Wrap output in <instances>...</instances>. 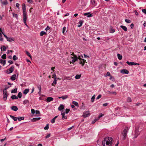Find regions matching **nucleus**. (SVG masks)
<instances>
[{
    "mask_svg": "<svg viewBox=\"0 0 146 146\" xmlns=\"http://www.w3.org/2000/svg\"><path fill=\"white\" fill-rule=\"evenodd\" d=\"M79 54L80 52H79V54L77 55V56L74 54L73 55V57H72L73 58L72 62L73 63L75 61H78V63L81 65L82 66H83L85 62H86V60L83 59V57L82 54Z\"/></svg>",
    "mask_w": 146,
    "mask_h": 146,
    "instance_id": "obj_1",
    "label": "nucleus"
},
{
    "mask_svg": "<svg viewBox=\"0 0 146 146\" xmlns=\"http://www.w3.org/2000/svg\"><path fill=\"white\" fill-rule=\"evenodd\" d=\"M112 141V138L111 137L105 138L102 141V144L104 146H111Z\"/></svg>",
    "mask_w": 146,
    "mask_h": 146,
    "instance_id": "obj_2",
    "label": "nucleus"
},
{
    "mask_svg": "<svg viewBox=\"0 0 146 146\" xmlns=\"http://www.w3.org/2000/svg\"><path fill=\"white\" fill-rule=\"evenodd\" d=\"M22 9L23 11V17H24V20L25 21H26V16H27V14L26 11V6L25 4H23Z\"/></svg>",
    "mask_w": 146,
    "mask_h": 146,
    "instance_id": "obj_3",
    "label": "nucleus"
},
{
    "mask_svg": "<svg viewBox=\"0 0 146 146\" xmlns=\"http://www.w3.org/2000/svg\"><path fill=\"white\" fill-rule=\"evenodd\" d=\"M128 131V127H126L125 128L123 131L122 135L123 136V140H125L127 136V132Z\"/></svg>",
    "mask_w": 146,
    "mask_h": 146,
    "instance_id": "obj_4",
    "label": "nucleus"
},
{
    "mask_svg": "<svg viewBox=\"0 0 146 146\" xmlns=\"http://www.w3.org/2000/svg\"><path fill=\"white\" fill-rule=\"evenodd\" d=\"M3 34L5 38H6L7 40L9 42H12L14 40V39L11 37H8L6 36L4 33H3Z\"/></svg>",
    "mask_w": 146,
    "mask_h": 146,
    "instance_id": "obj_5",
    "label": "nucleus"
},
{
    "mask_svg": "<svg viewBox=\"0 0 146 146\" xmlns=\"http://www.w3.org/2000/svg\"><path fill=\"white\" fill-rule=\"evenodd\" d=\"M90 112L89 111H86L84 112L82 116L84 118L88 117L90 115Z\"/></svg>",
    "mask_w": 146,
    "mask_h": 146,
    "instance_id": "obj_6",
    "label": "nucleus"
},
{
    "mask_svg": "<svg viewBox=\"0 0 146 146\" xmlns=\"http://www.w3.org/2000/svg\"><path fill=\"white\" fill-rule=\"evenodd\" d=\"M14 66H12L9 69L7 70V73L8 74H10L11 73L13 70Z\"/></svg>",
    "mask_w": 146,
    "mask_h": 146,
    "instance_id": "obj_7",
    "label": "nucleus"
},
{
    "mask_svg": "<svg viewBox=\"0 0 146 146\" xmlns=\"http://www.w3.org/2000/svg\"><path fill=\"white\" fill-rule=\"evenodd\" d=\"M120 72L121 73L123 74H127L129 73V71L127 70L123 69L120 70Z\"/></svg>",
    "mask_w": 146,
    "mask_h": 146,
    "instance_id": "obj_8",
    "label": "nucleus"
},
{
    "mask_svg": "<svg viewBox=\"0 0 146 146\" xmlns=\"http://www.w3.org/2000/svg\"><path fill=\"white\" fill-rule=\"evenodd\" d=\"M61 115H62V119L64 120L67 118V117L65 115V113L64 111H62L61 113Z\"/></svg>",
    "mask_w": 146,
    "mask_h": 146,
    "instance_id": "obj_9",
    "label": "nucleus"
},
{
    "mask_svg": "<svg viewBox=\"0 0 146 146\" xmlns=\"http://www.w3.org/2000/svg\"><path fill=\"white\" fill-rule=\"evenodd\" d=\"M7 92H3V99L4 101H6L7 97Z\"/></svg>",
    "mask_w": 146,
    "mask_h": 146,
    "instance_id": "obj_10",
    "label": "nucleus"
},
{
    "mask_svg": "<svg viewBox=\"0 0 146 146\" xmlns=\"http://www.w3.org/2000/svg\"><path fill=\"white\" fill-rule=\"evenodd\" d=\"M84 16H86L88 17H90L93 16L92 14H91L90 12L84 13Z\"/></svg>",
    "mask_w": 146,
    "mask_h": 146,
    "instance_id": "obj_11",
    "label": "nucleus"
},
{
    "mask_svg": "<svg viewBox=\"0 0 146 146\" xmlns=\"http://www.w3.org/2000/svg\"><path fill=\"white\" fill-rule=\"evenodd\" d=\"M11 109L15 111H16L18 109L17 106H13L11 107Z\"/></svg>",
    "mask_w": 146,
    "mask_h": 146,
    "instance_id": "obj_12",
    "label": "nucleus"
},
{
    "mask_svg": "<svg viewBox=\"0 0 146 146\" xmlns=\"http://www.w3.org/2000/svg\"><path fill=\"white\" fill-rule=\"evenodd\" d=\"M64 106L62 104H61L58 107V109L59 110L61 111L64 108Z\"/></svg>",
    "mask_w": 146,
    "mask_h": 146,
    "instance_id": "obj_13",
    "label": "nucleus"
},
{
    "mask_svg": "<svg viewBox=\"0 0 146 146\" xmlns=\"http://www.w3.org/2000/svg\"><path fill=\"white\" fill-rule=\"evenodd\" d=\"M53 100V98L51 97H48L46 99V100L48 102H50L52 101Z\"/></svg>",
    "mask_w": 146,
    "mask_h": 146,
    "instance_id": "obj_14",
    "label": "nucleus"
},
{
    "mask_svg": "<svg viewBox=\"0 0 146 146\" xmlns=\"http://www.w3.org/2000/svg\"><path fill=\"white\" fill-rule=\"evenodd\" d=\"M83 23H84L83 21L80 20V21L79 22V23L80 24L78 25V27H81L82 26V25Z\"/></svg>",
    "mask_w": 146,
    "mask_h": 146,
    "instance_id": "obj_15",
    "label": "nucleus"
},
{
    "mask_svg": "<svg viewBox=\"0 0 146 146\" xmlns=\"http://www.w3.org/2000/svg\"><path fill=\"white\" fill-rule=\"evenodd\" d=\"M68 98V96L67 95H65L64 96L59 97L58 98H62L63 100H65Z\"/></svg>",
    "mask_w": 146,
    "mask_h": 146,
    "instance_id": "obj_16",
    "label": "nucleus"
},
{
    "mask_svg": "<svg viewBox=\"0 0 146 146\" xmlns=\"http://www.w3.org/2000/svg\"><path fill=\"white\" fill-rule=\"evenodd\" d=\"M16 76V74H14L11 76V79L12 80L14 81L15 80Z\"/></svg>",
    "mask_w": 146,
    "mask_h": 146,
    "instance_id": "obj_17",
    "label": "nucleus"
},
{
    "mask_svg": "<svg viewBox=\"0 0 146 146\" xmlns=\"http://www.w3.org/2000/svg\"><path fill=\"white\" fill-rule=\"evenodd\" d=\"M29 91V89H26L24 90L23 92V93L24 94L26 95L28 93Z\"/></svg>",
    "mask_w": 146,
    "mask_h": 146,
    "instance_id": "obj_18",
    "label": "nucleus"
},
{
    "mask_svg": "<svg viewBox=\"0 0 146 146\" xmlns=\"http://www.w3.org/2000/svg\"><path fill=\"white\" fill-rule=\"evenodd\" d=\"M120 27L123 30L125 31H127V28L125 26L121 25Z\"/></svg>",
    "mask_w": 146,
    "mask_h": 146,
    "instance_id": "obj_19",
    "label": "nucleus"
},
{
    "mask_svg": "<svg viewBox=\"0 0 146 146\" xmlns=\"http://www.w3.org/2000/svg\"><path fill=\"white\" fill-rule=\"evenodd\" d=\"M0 63L4 65L6 63V61L3 60L1 59H0Z\"/></svg>",
    "mask_w": 146,
    "mask_h": 146,
    "instance_id": "obj_20",
    "label": "nucleus"
},
{
    "mask_svg": "<svg viewBox=\"0 0 146 146\" xmlns=\"http://www.w3.org/2000/svg\"><path fill=\"white\" fill-rule=\"evenodd\" d=\"M10 117L11 118H12L13 120H14V121H16L18 119L17 117L13 116L12 115H10Z\"/></svg>",
    "mask_w": 146,
    "mask_h": 146,
    "instance_id": "obj_21",
    "label": "nucleus"
},
{
    "mask_svg": "<svg viewBox=\"0 0 146 146\" xmlns=\"http://www.w3.org/2000/svg\"><path fill=\"white\" fill-rule=\"evenodd\" d=\"M11 98L13 100H16L18 99V97H17V96L15 95L12 96H11Z\"/></svg>",
    "mask_w": 146,
    "mask_h": 146,
    "instance_id": "obj_22",
    "label": "nucleus"
},
{
    "mask_svg": "<svg viewBox=\"0 0 146 146\" xmlns=\"http://www.w3.org/2000/svg\"><path fill=\"white\" fill-rule=\"evenodd\" d=\"M118 59L119 60H121L122 59V56L120 54H117Z\"/></svg>",
    "mask_w": 146,
    "mask_h": 146,
    "instance_id": "obj_23",
    "label": "nucleus"
},
{
    "mask_svg": "<svg viewBox=\"0 0 146 146\" xmlns=\"http://www.w3.org/2000/svg\"><path fill=\"white\" fill-rule=\"evenodd\" d=\"M40 119V117H35L33 118V121H36Z\"/></svg>",
    "mask_w": 146,
    "mask_h": 146,
    "instance_id": "obj_24",
    "label": "nucleus"
},
{
    "mask_svg": "<svg viewBox=\"0 0 146 146\" xmlns=\"http://www.w3.org/2000/svg\"><path fill=\"white\" fill-rule=\"evenodd\" d=\"M17 119L19 121H20L21 120H24V117H17Z\"/></svg>",
    "mask_w": 146,
    "mask_h": 146,
    "instance_id": "obj_25",
    "label": "nucleus"
},
{
    "mask_svg": "<svg viewBox=\"0 0 146 146\" xmlns=\"http://www.w3.org/2000/svg\"><path fill=\"white\" fill-rule=\"evenodd\" d=\"M46 33L44 31H41L40 33V36H42L44 35H46Z\"/></svg>",
    "mask_w": 146,
    "mask_h": 146,
    "instance_id": "obj_26",
    "label": "nucleus"
},
{
    "mask_svg": "<svg viewBox=\"0 0 146 146\" xmlns=\"http://www.w3.org/2000/svg\"><path fill=\"white\" fill-rule=\"evenodd\" d=\"M29 102L28 101V100H25L23 101V104L24 105H25L27 104H29Z\"/></svg>",
    "mask_w": 146,
    "mask_h": 146,
    "instance_id": "obj_27",
    "label": "nucleus"
},
{
    "mask_svg": "<svg viewBox=\"0 0 146 146\" xmlns=\"http://www.w3.org/2000/svg\"><path fill=\"white\" fill-rule=\"evenodd\" d=\"M126 63L129 65H134V62H129L128 61H127Z\"/></svg>",
    "mask_w": 146,
    "mask_h": 146,
    "instance_id": "obj_28",
    "label": "nucleus"
},
{
    "mask_svg": "<svg viewBox=\"0 0 146 146\" xmlns=\"http://www.w3.org/2000/svg\"><path fill=\"white\" fill-rule=\"evenodd\" d=\"M72 104L76 106H78V103L76 101H73L72 102Z\"/></svg>",
    "mask_w": 146,
    "mask_h": 146,
    "instance_id": "obj_29",
    "label": "nucleus"
},
{
    "mask_svg": "<svg viewBox=\"0 0 146 146\" xmlns=\"http://www.w3.org/2000/svg\"><path fill=\"white\" fill-rule=\"evenodd\" d=\"M81 76V75L80 74H77L75 76V78L76 79H79Z\"/></svg>",
    "mask_w": 146,
    "mask_h": 146,
    "instance_id": "obj_30",
    "label": "nucleus"
},
{
    "mask_svg": "<svg viewBox=\"0 0 146 146\" xmlns=\"http://www.w3.org/2000/svg\"><path fill=\"white\" fill-rule=\"evenodd\" d=\"M17 97H18L19 98H21L22 97V93L20 92H19L17 95Z\"/></svg>",
    "mask_w": 146,
    "mask_h": 146,
    "instance_id": "obj_31",
    "label": "nucleus"
},
{
    "mask_svg": "<svg viewBox=\"0 0 146 146\" xmlns=\"http://www.w3.org/2000/svg\"><path fill=\"white\" fill-rule=\"evenodd\" d=\"M35 113L37 115H36V116H40V111L38 110H36L35 111Z\"/></svg>",
    "mask_w": 146,
    "mask_h": 146,
    "instance_id": "obj_32",
    "label": "nucleus"
},
{
    "mask_svg": "<svg viewBox=\"0 0 146 146\" xmlns=\"http://www.w3.org/2000/svg\"><path fill=\"white\" fill-rule=\"evenodd\" d=\"M13 17H15L17 19H18V17L17 15V14L14 13H13Z\"/></svg>",
    "mask_w": 146,
    "mask_h": 146,
    "instance_id": "obj_33",
    "label": "nucleus"
},
{
    "mask_svg": "<svg viewBox=\"0 0 146 146\" xmlns=\"http://www.w3.org/2000/svg\"><path fill=\"white\" fill-rule=\"evenodd\" d=\"M66 28L65 27H64L62 29V33L63 34H65V32L66 31Z\"/></svg>",
    "mask_w": 146,
    "mask_h": 146,
    "instance_id": "obj_34",
    "label": "nucleus"
},
{
    "mask_svg": "<svg viewBox=\"0 0 146 146\" xmlns=\"http://www.w3.org/2000/svg\"><path fill=\"white\" fill-rule=\"evenodd\" d=\"M115 31L114 29H113L112 28H111L110 30V32L111 33H113Z\"/></svg>",
    "mask_w": 146,
    "mask_h": 146,
    "instance_id": "obj_35",
    "label": "nucleus"
},
{
    "mask_svg": "<svg viewBox=\"0 0 146 146\" xmlns=\"http://www.w3.org/2000/svg\"><path fill=\"white\" fill-rule=\"evenodd\" d=\"M26 54L30 58H31V56L30 54L28 51H26Z\"/></svg>",
    "mask_w": 146,
    "mask_h": 146,
    "instance_id": "obj_36",
    "label": "nucleus"
},
{
    "mask_svg": "<svg viewBox=\"0 0 146 146\" xmlns=\"http://www.w3.org/2000/svg\"><path fill=\"white\" fill-rule=\"evenodd\" d=\"M2 3L4 5H7L8 4V2L7 1L5 0L2 2Z\"/></svg>",
    "mask_w": 146,
    "mask_h": 146,
    "instance_id": "obj_37",
    "label": "nucleus"
},
{
    "mask_svg": "<svg viewBox=\"0 0 146 146\" xmlns=\"http://www.w3.org/2000/svg\"><path fill=\"white\" fill-rule=\"evenodd\" d=\"M17 92V89L15 88L11 91V93H16Z\"/></svg>",
    "mask_w": 146,
    "mask_h": 146,
    "instance_id": "obj_38",
    "label": "nucleus"
},
{
    "mask_svg": "<svg viewBox=\"0 0 146 146\" xmlns=\"http://www.w3.org/2000/svg\"><path fill=\"white\" fill-rule=\"evenodd\" d=\"M125 22L127 23H131V21L129 19H125Z\"/></svg>",
    "mask_w": 146,
    "mask_h": 146,
    "instance_id": "obj_39",
    "label": "nucleus"
},
{
    "mask_svg": "<svg viewBox=\"0 0 146 146\" xmlns=\"http://www.w3.org/2000/svg\"><path fill=\"white\" fill-rule=\"evenodd\" d=\"M9 88V87H8L6 86L5 87L4 89L3 90V92H7V89Z\"/></svg>",
    "mask_w": 146,
    "mask_h": 146,
    "instance_id": "obj_40",
    "label": "nucleus"
},
{
    "mask_svg": "<svg viewBox=\"0 0 146 146\" xmlns=\"http://www.w3.org/2000/svg\"><path fill=\"white\" fill-rule=\"evenodd\" d=\"M6 54H3L2 56H1V58L4 59H5L6 58Z\"/></svg>",
    "mask_w": 146,
    "mask_h": 146,
    "instance_id": "obj_41",
    "label": "nucleus"
},
{
    "mask_svg": "<svg viewBox=\"0 0 146 146\" xmlns=\"http://www.w3.org/2000/svg\"><path fill=\"white\" fill-rule=\"evenodd\" d=\"M2 48L3 49H2V48H1V51H2V50L4 51H5L6 50V48L5 46H3L2 47Z\"/></svg>",
    "mask_w": 146,
    "mask_h": 146,
    "instance_id": "obj_42",
    "label": "nucleus"
},
{
    "mask_svg": "<svg viewBox=\"0 0 146 146\" xmlns=\"http://www.w3.org/2000/svg\"><path fill=\"white\" fill-rule=\"evenodd\" d=\"M48 124H47L45 127L44 128V129L45 130H47L49 128Z\"/></svg>",
    "mask_w": 146,
    "mask_h": 146,
    "instance_id": "obj_43",
    "label": "nucleus"
},
{
    "mask_svg": "<svg viewBox=\"0 0 146 146\" xmlns=\"http://www.w3.org/2000/svg\"><path fill=\"white\" fill-rule=\"evenodd\" d=\"M95 99V95H94L92 96L91 98V101L92 102H93L94 100Z\"/></svg>",
    "mask_w": 146,
    "mask_h": 146,
    "instance_id": "obj_44",
    "label": "nucleus"
},
{
    "mask_svg": "<svg viewBox=\"0 0 146 146\" xmlns=\"http://www.w3.org/2000/svg\"><path fill=\"white\" fill-rule=\"evenodd\" d=\"M17 58H18L17 57H16V55H15L13 56V59L14 60H17Z\"/></svg>",
    "mask_w": 146,
    "mask_h": 146,
    "instance_id": "obj_45",
    "label": "nucleus"
},
{
    "mask_svg": "<svg viewBox=\"0 0 146 146\" xmlns=\"http://www.w3.org/2000/svg\"><path fill=\"white\" fill-rule=\"evenodd\" d=\"M27 16H26V21H25V20H24V17H23L24 23L25 24V25L26 26H27V24L26 23V22H27Z\"/></svg>",
    "mask_w": 146,
    "mask_h": 146,
    "instance_id": "obj_46",
    "label": "nucleus"
},
{
    "mask_svg": "<svg viewBox=\"0 0 146 146\" xmlns=\"http://www.w3.org/2000/svg\"><path fill=\"white\" fill-rule=\"evenodd\" d=\"M131 98L129 97H128L127 98V102H131Z\"/></svg>",
    "mask_w": 146,
    "mask_h": 146,
    "instance_id": "obj_47",
    "label": "nucleus"
},
{
    "mask_svg": "<svg viewBox=\"0 0 146 146\" xmlns=\"http://www.w3.org/2000/svg\"><path fill=\"white\" fill-rule=\"evenodd\" d=\"M103 116V115L102 113H100V115H99L98 117L97 118V119L98 120L100 118H101Z\"/></svg>",
    "mask_w": 146,
    "mask_h": 146,
    "instance_id": "obj_48",
    "label": "nucleus"
},
{
    "mask_svg": "<svg viewBox=\"0 0 146 146\" xmlns=\"http://www.w3.org/2000/svg\"><path fill=\"white\" fill-rule=\"evenodd\" d=\"M57 81V79L56 78H54V80L53 81V83L54 84H56V82Z\"/></svg>",
    "mask_w": 146,
    "mask_h": 146,
    "instance_id": "obj_49",
    "label": "nucleus"
},
{
    "mask_svg": "<svg viewBox=\"0 0 146 146\" xmlns=\"http://www.w3.org/2000/svg\"><path fill=\"white\" fill-rule=\"evenodd\" d=\"M91 3L92 5H96L95 1V0H91Z\"/></svg>",
    "mask_w": 146,
    "mask_h": 146,
    "instance_id": "obj_50",
    "label": "nucleus"
},
{
    "mask_svg": "<svg viewBox=\"0 0 146 146\" xmlns=\"http://www.w3.org/2000/svg\"><path fill=\"white\" fill-rule=\"evenodd\" d=\"M98 120V119H97V118H96L95 119H94L93 121H92V123L93 124Z\"/></svg>",
    "mask_w": 146,
    "mask_h": 146,
    "instance_id": "obj_51",
    "label": "nucleus"
},
{
    "mask_svg": "<svg viewBox=\"0 0 146 146\" xmlns=\"http://www.w3.org/2000/svg\"><path fill=\"white\" fill-rule=\"evenodd\" d=\"M38 88L39 90V92H38V93H39L40 92H41V87L39 85L38 86Z\"/></svg>",
    "mask_w": 146,
    "mask_h": 146,
    "instance_id": "obj_52",
    "label": "nucleus"
},
{
    "mask_svg": "<svg viewBox=\"0 0 146 146\" xmlns=\"http://www.w3.org/2000/svg\"><path fill=\"white\" fill-rule=\"evenodd\" d=\"M70 111V110L68 109H66L65 110V113L66 114H67Z\"/></svg>",
    "mask_w": 146,
    "mask_h": 146,
    "instance_id": "obj_53",
    "label": "nucleus"
},
{
    "mask_svg": "<svg viewBox=\"0 0 146 146\" xmlns=\"http://www.w3.org/2000/svg\"><path fill=\"white\" fill-rule=\"evenodd\" d=\"M31 112L33 114H34L35 113V111L34 109H32L31 110Z\"/></svg>",
    "mask_w": 146,
    "mask_h": 146,
    "instance_id": "obj_54",
    "label": "nucleus"
},
{
    "mask_svg": "<svg viewBox=\"0 0 146 146\" xmlns=\"http://www.w3.org/2000/svg\"><path fill=\"white\" fill-rule=\"evenodd\" d=\"M55 119L54 118L51 120V122L52 123H54L55 122Z\"/></svg>",
    "mask_w": 146,
    "mask_h": 146,
    "instance_id": "obj_55",
    "label": "nucleus"
},
{
    "mask_svg": "<svg viewBox=\"0 0 146 146\" xmlns=\"http://www.w3.org/2000/svg\"><path fill=\"white\" fill-rule=\"evenodd\" d=\"M50 134H49L48 135H47L45 137V138L46 139H47L49 137H50Z\"/></svg>",
    "mask_w": 146,
    "mask_h": 146,
    "instance_id": "obj_56",
    "label": "nucleus"
},
{
    "mask_svg": "<svg viewBox=\"0 0 146 146\" xmlns=\"http://www.w3.org/2000/svg\"><path fill=\"white\" fill-rule=\"evenodd\" d=\"M27 1L28 3H32L33 2L32 0H27Z\"/></svg>",
    "mask_w": 146,
    "mask_h": 146,
    "instance_id": "obj_57",
    "label": "nucleus"
},
{
    "mask_svg": "<svg viewBox=\"0 0 146 146\" xmlns=\"http://www.w3.org/2000/svg\"><path fill=\"white\" fill-rule=\"evenodd\" d=\"M50 29V27L48 26H47V27L45 29V30L47 31L48 30Z\"/></svg>",
    "mask_w": 146,
    "mask_h": 146,
    "instance_id": "obj_58",
    "label": "nucleus"
},
{
    "mask_svg": "<svg viewBox=\"0 0 146 146\" xmlns=\"http://www.w3.org/2000/svg\"><path fill=\"white\" fill-rule=\"evenodd\" d=\"M52 78H56V74H55V73H54L53 75H52Z\"/></svg>",
    "mask_w": 146,
    "mask_h": 146,
    "instance_id": "obj_59",
    "label": "nucleus"
},
{
    "mask_svg": "<svg viewBox=\"0 0 146 146\" xmlns=\"http://www.w3.org/2000/svg\"><path fill=\"white\" fill-rule=\"evenodd\" d=\"M16 7L19 9V4L18 3H17L16 4Z\"/></svg>",
    "mask_w": 146,
    "mask_h": 146,
    "instance_id": "obj_60",
    "label": "nucleus"
},
{
    "mask_svg": "<svg viewBox=\"0 0 146 146\" xmlns=\"http://www.w3.org/2000/svg\"><path fill=\"white\" fill-rule=\"evenodd\" d=\"M142 11L144 13L146 14V9H142Z\"/></svg>",
    "mask_w": 146,
    "mask_h": 146,
    "instance_id": "obj_61",
    "label": "nucleus"
},
{
    "mask_svg": "<svg viewBox=\"0 0 146 146\" xmlns=\"http://www.w3.org/2000/svg\"><path fill=\"white\" fill-rule=\"evenodd\" d=\"M108 105V103H106L104 104H103V106L104 107H105V106H107Z\"/></svg>",
    "mask_w": 146,
    "mask_h": 146,
    "instance_id": "obj_62",
    "label": "nucleus"
},
{
    "mask_svg": "<svg viewBox=\"0 0 146 146\" xmlns=\"http://www.w3.org/2000/svg\"><path fill=\"white\" fill-rule=\"evenodd\" d=\"M101 95H99L98 96H97V98H96V99L97 100H98V99H99V98H101Z\"/></svg>",
    "mask_w": 146,
    "mask_h": 146,
    "instance_id": "obj_63",
    "label": "nucleus"
},
{
    "mask_svg": "<svg viewBox=\"0 0 146 146\" xmlns=\"http://www.w3.org/2000/svg\"><path fill=\"white\" fill-rule=\"evenodd\" d=\"M74 127V126H73L69 128H68L67 129V130L68 131H69V130H70L71 129H72V128H73Z\"/></svg>",
    "mask_w": 146,
    "mask_h": 146,
    "instance_id": "obj_64",
    "label": "nucleus"
}]
</instances>
